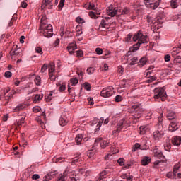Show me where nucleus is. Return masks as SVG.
Returning a JSON list of instances; mask_svg holds the SVG:
<instances>
[{
    "instance_id": "nucleus-1",
    "label": "nucleus",
    "mask_w": 181,
    "mask_h": 181,
    "mask_svg": "<svg viewBox=\"0 0 181 181\" xmlns=\"http://www.w3.org/2000/svg\"><path fill=\"white\" fill-rule=\"evenodd\" d=\"M133 40L134 42H138L136 44L134 45L133 47L129 48L130 53H135V52L141 47V45H143V43H148V42H149V37L142 33L141 31H138L133 36Z\"/></svg>"
},
{
    "instance_id": "nucleus-2",
    "label": "nucleus",
    "mask_w": 181,
    "mask_h": 181,
    "mask_svg": "<svg viewBox=\"0 0 181 181\" xmlns=\"http://www.w3.org/2000/svg\"><path fill=\"white\" fill-rule=\"evenodd\" d=\"M154 100L160 99L161 101H165L168 98V95L163 88H156L154 89Z\"/></svg>"
},
{
    "instance_id": "nucleus-3",
    "label": "nucleus",
    "mask_w": 181,
    "mask_h": 181,
    "mask_svg": "<svg viewBox=\"0 0 181 181\" xmlns=\"http://www.w3.org/2000/svg\"><path fill=\"white\" fill-rule=\"evenodd\" d=\"M40 29L45 37H52V36H53V26H52V25L42 24Z\"/></svg>"
},
{
    "instance_id": "nucleus-4",
    "label": "nucleus",
    "mask_w": 181,
    "mask_h": 181,
    "mask_svg": "<svg viewBox=\"0 0 181 181\" xmlns=\"http://www.w3.org/2000/svg\"><path fill=\"white\" fill-rule=\"evenodd\" d=\"M132 110L134 111L136 114L132 117L134 124L138 122V119L141 118V112H142V109L141 108V105L139 103L134 104L132 106Z\"/></svg>"
},
{
    "instance_id": "nucleus-5",
    "label": "nucleus",
    "mask_w": 181,
    "mask_h": 181,
    "mask_svg": "<svg viewBox=\"0 0 181 181\" xmlns=\"http://www.w3.org/2000/svg\"><path fill=\"white\" fill-rule=\"evenodd\" d=\"M103 122H104V117H100V119H98L97 117H95L93 120L90 121L89 124L90 127H94V125L98 124L96 126L97 128L95 129V132H98V131H100V128H101V125H103Z\"/></svg>"
},
{
    "instance_id": "nucleus-6",
    "label": "nucleus",
    "mask_w": 181,
    "mask_h": 181,
    "mask_svg": "<svg viewBox=\"0 0 181 181\" xmlns=\"http://www.w3.org/2000/svg\"><path fill=\"white\" fill-rule=\"evenodd\" d=\"M115 92L114 91V87L109 86L107 88H103L100 92V95L102 97H111L112 95H114V93Z\"/></svg>"
},
{
    "instance_id": "nucleus-7",
    "label": "nucleus",
    "mask_w": 181,
    "mask_h": 181,
    "mask_svg": "<svg viewBox=\"0 0 181 181\" xmlns=\"http://www.w3.org/2000/svg\"><path fill=\"white\" fill-rule=\"evenodd\" d=\"M160 1L162 0H144V4L146 8H151V9H156L158 6H159V4H160Z\"/></svg>"
},
{
    "instance_id": "nucleus-8",
    "label": "nucleus",
    "mask_w": 181,
    "mask_h": 181,
    "mask_svg": "<svg viewBox=\"0 0 181 181\" xmlns=\"http://www.w3.org/2000/svg\"><path fill=\"white\" fill-rule=\"evenodd\" d=\"M153 152L154 153V156L160 160V161H156L154 163L155 165H158L160 162H166V158H165L163 153L160 152V151L153 149Z\"/></svg>"
},
{
    "instance_id": "nucleus-9",
    "label": "nucleus",
    "mask_w": 181,
    "mask_h": 181,
    "mask_svg": "<svg viewBox=\"0 0 181 181\" xmlns=\"http://www.w3.org/2000/svg\"><path fill=\"white\" fill-rule=\"evenodd\" d=\"M138 149H141V151H148V149H149V146L146 145V141H144V144L142 145L139 143H136L132 151L133 152H136Z\"/></svg>"
},
{
    "instance_id": "nucleus-10",
    "label": "nucleus",
    "mask_w": 181,
    "mask_h": 181,
    "mask_svg": "<svg viewBox=\"0 0 181 181\" xmlns=\"http://www.w3.org/2000/svg\"><path fill=\"white\" fill-rule=\"evenodd\" d=\"M125 125H127V122L125 121V119H122L118 122L116 127V129L113 131V134H119V132H121V130L124 128V127H125Z\"/></svg>"
},
{
    "instance_id": "nucleus-11",
    "label": "nucleus",
    "mask_w": 181,
    "mask_h": 181,
    "mask_svg": "<svg viewBox=\"0 0 181 181\" xmlns=\"http://www.w3.org/2000/svg\"><path fill=\"white\" fill-rule=\"evenodd\" d=\"M177 129H179V122H177V119H174L170 122L168 127V131L170 132H175V131H177Z\"/></svg>"
},
{
    "instance_id": "nucleus-12",
    "label": "nucleus",
    "mask_w": 181,
    "mask_h": 181,
    "mask_svg": "<svg viewBox=\"0 0 181 181\" xmlns=\"http://www.w3.org/2000/svg\"><path fill=\"white\" fill-rule=\"evenodd\" d=\"M98 142H100L102 149H105V148L110 145V142H108V141L103 140V139L98 138L95 141V146H97V144H98Z\"/></svg>"
},
{
    "instance_id": "nucleus-13",
    "label": "nucleus",
    "mask_w": 181,
    "mask_h": 181,
    "mask_svg": "<svg viewBox=\"0 0 181 181\" xmlns=\"http://www.w3.org/2000/svg\"><path fill=\"white\" fill-rule=\"evenodd\" d=\"M154 141H160L163 138L165 133L162 130H156L153 133Z\"/></svg>"
},
{
    "instance_id": "nucleus-14",
    "label": "nucleus",
    "mask_w": 181,
    "mask_h": 181,
    "mask_svg": "<svg viewBox=\"0 0 181 181\" xmlns=\"http://www.w3.org/2000/svg\"><path fill=\"white\" fill-rule=\"evenodd\" d=\"M118 12H119V10L117 8H114L112 6H110L107 13L109 15V16H118Z\"/></svg>"
},
{
    "instance_id": "nucleus-15",
    "label": "nucleus",
    "mask_w": 181,
    "mask_h": 181,
    "mask_svg": "<svg viewBox=\"0 0 181 181\" xmlns=\"http://www.w3.org/2000/svg\"><path fill=\"white\" fill-rule=\"evenodd\" d=\"M172 144L174 146H180L181 145V137L179 136H174L171 139Z\"/></svg>"
},
{
    "instance_id": "nucleus-16",
    "label": "nucleus",
    "mask_w": 181,
    "mask_h": 181,
    "mask_svg": "<svg viewBox=\"0 0 181 181\" xmlns=\"http://www.w3.org/2000/svg\"><path fill=\"white\" fill-rule=\"evenodd\" d=\"M69 176V169H66L63 174H59L57 181H66Z\"/></svg>"
},
{
    "instance_id": "nucleus-17",
    "label": "nucleus",
    "mask_w": 181,
    "mask_h": 181,
    "mask_svg": "<svg viewBox=\"0 0 181 181\" xmlns=\"http://www.w3.org/2000/svg\"><path fill=\"white\" fill-rule=\"evenodd\" d=\"M77 49V44L76 42L70 43L67 47V50L70 54H74V50Z\"/></svg>"
},
{
    "instance_id": "nucleus-18",
    "label": "nucleus",
    "mask_w": 181,
    "mask_h": 181,
    "mask_svg": "<svg viewBox=\"0 0 181 181\" xmlns=\"http://www.w3.org/2000/svg\"><path fill=\"white\" fill-rule=\"evenodd\" d=\"M108 19H110V17L105 18V19H102L99 28H108L110 26V23H108Z\"/></svg>"
},
{
    "instance_id": "nucleus-19",
    "label": "nucleus",
    "mask_w": 181,
    "mask_h": 181,
    "mask_svg": "<svg viewBox=\"0 0 181 181\" xmlns=\"http://www.w3.org/2000/svg\"><path fill=\"white\" fill-rule=\"evenodd\" d=\"M67 122H69V120L67 119V117L64 115H62L59 121V125H61V127H64L67 125Z\"/></svg>"
},
{
    "instance_id": "nucleus-20",
    "label": "nucleus",
    "mask_w": 181,
    "mask_h": 181,
    "mask_svg": "<svg viewBox=\"0 0 181 181\" xmlns=\"http://www.w3.org/2000/svg\"><path fill=\"white\" fill-rule=\"evenodd\" d=\"M49 76L52 81H56V71H54V68L49 69Z\"/></svg>"
},
{
    "instance_id": "nucleus-21",
    "label": "nucleus",
    "mask_w": 181,
    "mask_h": 181,
    "mask_svg": "<svg viewBox=\"0 0 181 181\" xmlns=\"http://www.w3.org/2000/svg\"><path fill=\"white\" fill-rule=\"evenodd\" d=\"M107 175H108V172L107 170H104L100 173L99 177H98L96 181H104L107 179Z\"/></svg>"
},
{
    "instance_id": "nucleus-22",
    "label": "nucleus",
    "mask_w": 181,
    "mask_h": 181,
    "mask_svg": "<svg viewBox=\"0 0 181 181\" xmlns=\"http://www.w3.org/2000/svg\"><path fill=\"white\" fill-rule=\"evenodd\" d=\"M147 22L148 23H153V25H156V23H160V20H159V17L155 18L154 20L149 16H147Z\"/></svg>"
},
{
    "instance_id": "nucleus-23",
    "label": "nucleus",
    "mask_w": 181,
    "mask_h": 181,
    "mask_svg": "<svg viewBox=\"0 0 181 181\" xmlns=\"http://www.w3.org/2000/svg\"><path fill=\"white\" fill-rule=\"evenodd\" d=\"M83 138H84V135L79 134L75 138V142L78 145H81L83 144Z\"/></svg>"
},
{
    "instance_id": "nucleus-24",
    "label": "nucleus",
    "mask_w": 181,
    "mask_h": 181,
    "mask_svg": "<svg viewBox=\"0 0 181 181\" xmlns=\"http://www.w3.org/2000/svg\"><path fill=\"white\" fill-rule=\"evenodd\" d=\"M148 62V59H146V57H143L142 58L140 59L138 66L139 67H144L145 64Z\"/></svg>"
},
{
    "instance_id": "nucleus-25",
    "label": "nucleus",
    "mask_w": 181,
    "mask_h": 181,
    "mask_svg": "<svg viewBox=\"0 0 181 181\" xmlns=\"http://www.w3.org/2000/svg\"><path fill=\"white\" fill-rule=\"evenodd\" d=\"M149 163H151V158L149 157L146 156L141 160V165L143 166H146V165H148Z\"/></svg>"
},
{
    "instance_id": "nucleus-26",
    "label": "nucleus",
    "mask_w": 181,
    "mask_h": 181,
    "mask_svg": "<svg viewBox=\"0 0 181 181\" xmlns=\"http://www.w3.org/2000/svg\"><path fill=\"white\" fill-rule=\"evenodd\" d=\"M43 98V94H37L35 95L34 99H33V103L35 104H37V103H39L42 99Z\"/></svg>"
},
{
    "instance_id": "nucleus-27",
    "label": "nucleus",
    "mask_w": 181,
    "mask_h": 181,
    "mask_svg": "<svg viewBox=\"0 0 181 181\" xmlns=\"http://www.w3.org/2000/svg\"><path fill=\"white\" fill-rule=\"evenodd\" d=\"M54 177V174L50 173L43 177V181H50Z\"/></svg>"
},
{
    "instance_id": "nucleus-28",
    "label": "nucleus",
    "mask_w": 181,
    "mask_h": 181,
    "mask_svg": "<svg viewBox=\"0 0 181 181\" xmlns=\"http://www.w3.org/2000/svg\"><path fill=\"white\" fill-rule=\"evenodd\" d=\"M180 52V51L179 50L178 47H173L172 51H171V54L173 56V57H175V56H177V54H179Z\"/></svg>"
},
{
    "instance_id": "nucleus-29",
    "label": "nucleus",
    "mask_w": 181,
    "mask_h": 181,
    "mask_svg": "<svg viewBox=\"0 0 181 181\" xmlns=\"http://www.w3.org/2000/svg\"><path fill=\"white\" fill-rule=\"evenodd\" d=\"M122 15H124L125 16L131 15V9H129L128 7L124 8L122 11Z\"/></svg>"
},
{
    "instance_id": "nucleus-30",
    "label": "nucleus",
    "mask_w": 181,
    "mask_h": 181,
    "mask_svg": "<svg viewBox=\"0 0 181 181\" xmlns=\"http://www.w3.org/2000/svg\"><path fill=\"white\" fill-rule=\"evenodd\" d=\"M175 117H176V115H175V112H169L167 115V118L170 121H172V119H173V121H175Z\"/></svg>"
},
{
    "instance_id": "nucleus-31",
    "label": "nucleus",
    "mask_w": 181,
    "mask_h": 181,
    "mask_svg": "<svg viewBox=\"0 0 181 181\" xmlns=\"http://www.w3.org/2000/svg\"><path fill=\"white\" fill-rule=\"evenodd\" d=\"M25 106L23 104L18 105L17 107H16L13 109V111H14V112H19V111H22V110H23V108H25Z\"/></svg>"
},
{
    "instance_id": "nucleus-32",
    "label": "nucleus",
    "mask_w": 181,
    "mask_h": 181,
    "mask_svg": "<svg viewBox=\"0 0 181 181\" xmlns=\"http://www.w3.org/2000/svg\"><path fill=\"white\" fill-rule=\"evenodd\" d=\"M130 63L129 64V66H135V64H136V63H138V57H134L133 58H132Z\"/></svg>"
},
{
    "instance_id": "nucleus-33",
    "label": "nucleus",
    "mask_w": 181,
    "mask_h": 181,
    "mask_svg": "<svg viewBox=\"0 0 181 181\" xmlns=\"http://www.w3.org/2000/svg\"><path fill=\"white\" fill-rule=\"evenodd\" d=\"M148 131V127L144 126L140 127V134L141 135H145L146 134V132Z\"/></svg>"
},
{
    "instance_id": "nucleus-34",
    "label": "nucleus",
    "mask_w": 181,
    "mask_h": 181,
    "mask_svg": "<svg viewBox=\"0 0 181 181\" xmlns=\"http://www.w3.org/2000/svg\"><path fill=\"white\" fill-rule=\"evenodd\" d=\"M94 155H95V150H94V149L88 150L87 151L88 158H93V156H94Z\"/></svg>"
},
{
    "instance_id": "nucleus-35",
    "label": "nucleus",
    "mask_w": 181,
    "mask_h": 181,
    "mask_svg": "<svg viewBox=\"0 0 181 181\" xmlns=\"http://www.w3.org/2000/svg\"><path fill=\"white\" fill-rule=\"evenodd\" d=\"M83 87L87 91H90V90H91V85L88 82H85L83 83Z\"/></svg>"
},
{
    "instance_id": "nucleus-36",
    "label": "nucleus",
    "mask_w": 181,
    "mask_h": 181,
    "mask_svg": "<svg viewBox=\"0 0 181 181\" xmlns=\"http://www.w3.org/2000/svg\"><path fill=\"white\" fill-rule=\"evenodd\" d=\"M35 81V84H36V86H40V83L42 81V79L40 78V76H37L34 80Z\"/></svg>"
},
{
    "instance_id": "nucleus-37",
    "label": "nucleus",
    "mask_w": 181,
    "mask_h": 181,
    "mask_svg": "<svg viewBox=\"0 0 181 181\" xmlns=\"http://www.w3.org/2000/svg\"><path fill=\"white\" fill-rule=\"evenodd\" d=\"M66 0H60V2L58 5V11H62L63 9V6H64V2Z\"/></svg>"
},
{
    "instance_id": "nucleus-38",
    "label": "nucleus",
    "mask_w": 181,
    "mask_h": 181,
    "mask_svg": "<svg viewBox=\"0 0 181 181\" xmlns=\"http://www.w3.org/2000/svg\"><path fill=\"white\" fill-rule=\"evenodd\" d=\"M75 54L78 57H81L83 56V54H84V52H83V51H81V50H78V51L74 52V54Z\"/></svg>"
},
{
    "instance_id": "nucleus-39",
    "label": "nucleus",
    "mask_w": 181,
    "mask_h": 181,
    "mask_svg": "<svg viewBox=\"0 0 181 181\" xmlns=\"http://www.w3.org/2000/svg\"><path fill=\"white\" fill-rule=\"evenodd\" d=\"M174 62L175 63V64H180V63H181V57L177 56V57H174Z\"/></svg>"
},
{
    "instance_id": "nucleus-40",
    "label": "nucleus",
    "mask_w": 181,
    "mask_h": 181,
    "mask_svg": "<svg viewBox=\"0 0 181 181\" xmlns=\"http://www.w3.org/2000/svg\"><path fill=\"white\" fill-rule=\"evenodd\" d=\"M52 1L53 0H45V4L41 6V8H46L47 5H50V3L52 2Z\"/></svg>"
},
{
    "instance_id": "nucleus-41",
    "label": "nucleus",
    "mask_w": 181,
    "mask_h": 181,
    "mask_svg": "<svg viewBox=\"0 0 181 181\" xmlns=\"http://www.w3.org/2000/svg\"><path fill=\"white\" fill-rule=\"evenodd\" d=\"M71 83L72 86H76L78 83V79L77 78H73L71 79Z\"/></svg>"
},
{
    "instance_id": "nucleus-42",
    "label": "nucleus",
    "mask_w": 181,
    "mask_h": 181,
    "mask_svg": "<svg viewBox=\"0 0 181 181\" xmlns=\"http://www.w3.org/2000/svg\"><path fill=\"white\" fill-rule=\"evenodd\" d=\"M76 30L77 32L76 36H80V35H83V32L81 31V27H76Z\"/></svg>"
},
{
    "instance_id": "nucleus-43",
    "label": "nucleus",
    "mask_w": 181,
    "mask_h": 181,
    "mask_svg": "<svg viewBox=\"0 0 181 181\" xmlns=\"http://www.w3.org/2000/svg\"><path fill=\"white\" fill-rule=\"evenodd\" d=\"M35 52L40 54H43V49L40 47H35Z\"/></svg>"
},
{
    "instance_id": "nucleus-44",
    "label": "nucleus",
    "mask_w": 181,
    "mask_h": 181,
    "mask_svg": "<svg viewBox=\"0 0 181 181\" xmlns=\"http://www.w3.org/2000/svg\"><path fill=\"white\" fill-rule=\"evenodd\" d=\"M25 117H21V119H20V121H18V122H17V125H18V127H21V125H22V124H24V123H25Z\"/></svg>"
},
{
    "instance_id": "nucleus-45",
    "label": "nucleus",
    "mask_w": 181,
    "mask_h": 181,
    "mask_svg": "<svg viewBox=\"0 0 181 181\" xmlns=\"http://www.w3.org/2000/svg\"><path fill=\"white\" fill-rule=\"evenodd\" d=\"M89 16H90V18H92V19H97V18H98V16H97L95 15V13L93 12V11H90L89 13Z\"/></svg>"
},
{
    "instance_id": "nucleus-46",
    "label": "nucleus",
    "mask_w": 181,
    "mask_h": 181,
    "mask_svg": "<svg viewBox=\"0 0 181 181\" xmlns=\"http://www.w3.org/2000/svg\"><path fill=\"white\" fill-rule=\"evenodd\" d=\"M4 76L6 78H9L12 77V72H11V71H6L5 74H4Z\"/></svg>"
},
{
    "instance_id": "nucleus-47",
    "label": "nucleus",
    "mask_w": 181,
    "mask_h": 181,
    "mask_svg": "<svg viewBox=\"0 0 181 181\" xmlns=\"http://www.w3.org/2000/svg\"><path fill=\"white\" fill-rule=\"evenodd\" d=\"M68 175H69V177H76V171H69L68 170Z\"/></svg>"
},
{
    "instance_id": "nucleus-48",
    "label": "nucleus",
    "mask_w": 181,
    "mask_h": 181,
    "mask_svg": "<svg viewBox=\"0 0 181 181\" xmlns=\"http://www.w3.org/2000/svg\"><path fill=\"white\" fill-rule=\"evenodd\" d=\"M115 101L116 103H121L122 101V96L118 95L115 97Z\"/></svg>"
},
{
    "instance_id": "nucleus-49",
    "label": "nucleus",
    "mask_w": 181,
    "mask_h": 181,
    "mask_svg": "<svg viewBox=\"0 0 181 181\" xmlns=\"http://www.w3.org/2000/svg\"><path fill=\"white\" fill-rule=\"evenodd\" d=\"M124 162H125V159L124 158H119V160H117V163L120 166H124Z\"/></svg>"
},
{
    "instance_id": "nucleus-50",
    "label": "nucleus",
    "mask_w": 181,
    "mask_h": 181,
    "mask_svg": "<svg viewBox=\"0 0 181 181\" xmlns=\"http://www.w3.org/2000/svg\"><path fill=\"white\" fill-rule=\"evenodd\" d=\"M94 68H93V67H90V68H88V69H87V73H88V74H93V73H94Z\"/></svg>"
},
{
    "instance_id": "nucleus-51",
    "label": "nucleus",
    "mask_w": 181,
    "mask_h": 181,
    "mask_svg": "<svg viewBox=\"0 0 181 181\" xmlns=\"http://www.w3.org/2000/svg\"><path fill=\"white\" fill-rule=\"evenodd\" d=\"M171 6L173 9H175V8L177 6V4H176V1H175V0L171 1Z\"/></svg>"
},
{
    "instance_id": "nucleus-52",
    "label": "nucleus",
    "mask_w": 181,
    "mask_h": 181,
    "mask_svg": "<svg viewBox=\"0 0 181 181\" xmlns=\"http://www.w3.org/2000/svg\"><path fill=\"white\" fill-rule=\"evenodd\" d=\"M76 21L78 23H84V19H83L80 17H77Z\"/></svg>"
},
{
    "instance_id": "nucleus-53",
    "label": "nucleus",
    "mask_w": 181,
    "mask_h": 181,
    "mask_svg": "<svg viewBox=\"0 0 181 181\" xmlns=\"http://www.w3.org/2000/svg\"><path fill=\"white\" fill-rule=\"evenodd\" d=\"M40 110H41V108L39 106H36L33 108V112H39V111H40Z\"/></svg>"
},
{
    "instance_id": "nucleus-54",
    "label": "nucleus",
    "mask_w": 181,
    "mask_h": 181,
    "mask_svg": "<svg viewBox=\"0 0 181 181\" xmlns=\"http://www.w3.org/2000/svg\"><path fill=\"white\" fill-rule=\"evenodd\" d=\"M88 8L89 9H93V11H95L97 9V8H95V5L91 3H89Z\"/></svg>"
},
{
    "instance_id": "nucleus-55",
    "label": "nucleus",
    "mask_w": 181,
    "mask_h": 181,
    "mask_svg": "<svg viewBox=\"0 0 181 181\" xmlns=\"http://www.w3.org/2000/svg\"><path fill=\"white\" fill-rule=\"evenodd\" d=\"M46 70H47V65L44 64L42 68H41V73H45V71H46Z\"/></svg>"
},
{
    "instance_id": "nucleus-56",
    "label": "nucleus",
    "mask_w": 181,
    "mask_h": 181,
    "mask_svg": "<svg viewBox=\"0 0 181 181\" xmlns=\"http://www.w3.org/2000/svg\"><path fill=\"white\" fill-rule=\"evenodd\" d=\"M95 52L97 53V54H101L103 53V49L98 47L95 49Z\"/></svg>"
},
{
    "instance_id": "nucleus-57",
    "label": "nucleus",
    "mask_w": 181,
    "mask_h": 181,
    "mask_svg": "<svg viewBox=\"0 0 181 181\" xmlns=\"http://www.w3.org/2000/svg\"><path fill=\"white\" fill-rule=\"evenodd\" d=\"M88 101L89 105H94V100H93V98H88Z\"/></svg>"
},
{
    "instance_id": "nucleus-58",
    "label": "nucleus",
    "mask_w": 181,
    "mask_h": 181,
    "mask_svg": "<svg viewBox=\"0 0 181 181\" xmlns=\"http://www.w3.org/2000/svg\"><path fill=\"white\" fill-rule=\"evenodd\" d=\"M40 176L38 175V174H34L33 176H32V179L33 180H37V179H40Z\"/></svg>"
},
{
    "instance_id": "nucleus-59",
    "label": "nucleus",
    "mask_w": 181,
    "mask_h": 181,
    "mask_svg": "<svg viewBox=\"0 0 181 181\" xmlns=\"http://www.w3.org/2000/svg\"><path fill=\"white\" fill-rule=\"evenodd\" d=\"M118 73H119L120 74H124V68H122V66H118Z\"/></svg>"
},
{
    "instance_id": "nucleus-60",
    "label": "nucleus",
    "mask_w": 181,
    "mask_h": 181,
    "mask_svg": "<svg viewBox=\"0 0 181 181\" xmlns=\"http://www.w3.org/2000/svg\"><path fill=\"white\" fill-rule=\"evenodd\" d=\"M149 79L147 81L148 83H152V81H155L156 80V76H151L148 78Z\"/></svg>"
},
{
    "instance_id": "nucleus-61",
    "label": "nucleus",
    "mask_w": 181,
    "mask_h": 181,
    "mask_svg": "<svg viewBox=\"0 0 181 181\" xmlns=\"http://www.w3.org/2000/svg\"><path fill=\"white\" fill-rule=\"evenodd\" d=\"M59 88L60 93H63V91L66 90V85H62L61 86H59Z\"/></svg>"
},
{
    "instance_id": "nucleus-62",
    "label": "nucleus",
    "mask_w": 181,
    "mask_h": 181,
    "mask_svg": "<svg viewBox=\"0 0 181 181\" xmlns=\"http://www.w3.org/2000/svg\"><path fill=\"white\" fill-rule=\"evenodd\" d=\"M165 62H170V55L167 54L164 57Z\"/></svg>"
},
{
    "instance_id": "nucleus-63",
    "label": "nucleus",
    "mask_w": 181,
    "mask_h": 181,
    "mask_svg": "<svg viewBox=\"0 0 181 181\" xmlns=\"http://www.w3.org/2000/svg\"><path fill=\"white\" fill-rule=\"evenodd\" d=\"M131 175L129 173L128 174H123L121 175L122 179H128V177L130 176Z\"/></svg>"
},
{
    "instance_id": "nucleus-64",
    "label": "nucleus",
    "mask_w": 181,
    "mask_h": 181,
    "mask_svg": "<svg viewBox=\"0 0 181 181\" xmlns=\"http://www.w3.org/2000/svg\"><path fill=\"white\" fill-rule=\"evenodd\" d=\"M69 181H78V178H77V175H75V177H69Z\"/></svg>"
}]
</instances>
